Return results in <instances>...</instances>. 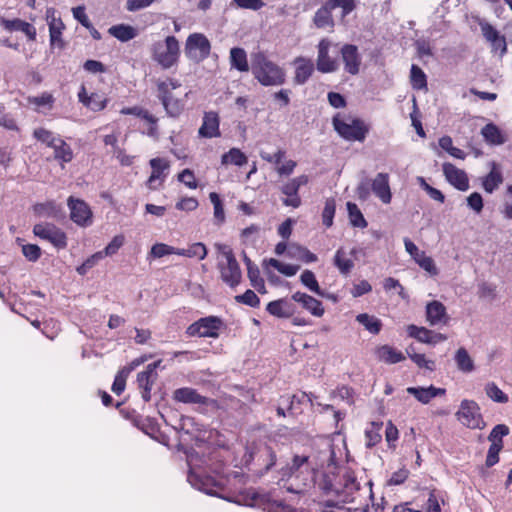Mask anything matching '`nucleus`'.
Listing matches in <instances>:
<instances>
[{
	"instance_id": "obj_43",
	"label": "nucleus",
	"mask_w": 512,
	"mask_h": 512,
	"mask_svg": "<svg viewBox=\"0 0 512 512\" xmlns=\"http://www.w3.org/2000/svg\"><path fill=\"white\" fill-rule=\"evenodd\" d=\"M406 353L418 367L425 368L429 371L434 370V361L427 359L424 354L417 353L412 345L407 347Z\"/></svg>"
},
{
	"instance_id": "obj_60",
	"label": "nucleus",
	"mask_w": 512,
	"mask_h": 512,
	"mask_svg": "<svg viewBox=\"0 0 512 512\" xmlns=\"http://www.w3.org/2000/svg\"><path fill=\"white\" fill-rule=\"evenodd\" d=\"M248 278L251 281V285L260 293H265L264 280L260 277V272L257 267L250 268L247 270Z\"/></svg>"
},
{
	"instance_id": "obj_18",
	"label": "nucleus",
	"mask_w": 512,
	"mask_h": 512,
	"mask_svg": "<svg viewBox=\"0 0 512 512\" xmlns=\"http://www.w3.org/2000/svg\"><path fill=\"white\" fill-rule=\"evenodd\" d=\"M360 249L353 247L350 251H347L344 247H340L333 258V264L343 275H348L354 268V260Z\"/></svg>"
},
{
	"instance_id": "obj_62",
	"label": "nucleus",
	"mask_w": 512,
	"mask_h": 512,
	"mask_svg": "<svg viewBox=\"0 0 512 512\" xmlns=\"http://www.w3.org/2000/svg\"><path fill=\"white\" fill-rule=\"evenodd\" d=\"M418 182L420 184V186L427 192V194L433 199V200H436V201H439L440 203H443L444 200H445V197L443 195V193L430 186L423 177H419L418 178Z\"/></svg>"
},
{
	"instance_id": "obj_25",
	"label": "nucleus",
	"mask_w": 512,
	"mask_h": 512,
	"mask_svg": "<svg viewBox=\"0 0 512 512\" xmlns=\"http://www.w3.org/2000/svg\"><path fill=\"white\" fill-rule=\"evenodd\" d=\"M0 24L5 30H7L9 32L21 31L28 37L29 40L34 41L36 39L35 27L33 25H31L30 23L25 22L21 19L16 18V19L8 20L5 18H1Z\"/></svg>"
},
{
	"instance_id": "obj_7",
	"label": "nucleus",
	"mask_w": 512,
	"mask_h": 512,
	"mask_svg": "<svg viewBox=\"0 0 512 512\" xmlns=\"http://www.w3.org/2000/svg\"><path fill=\"white\" fill-rule=\"evenodd\" d=\"M455 416L462 425L470 429H483L486 426L480 407L474 400H462Z\"/></svg>"
},
{
	"instance_id": "obj_50",
	"label": "nucleus",
	"mask_w": 512,
	"mask_h": 512,
	"mask_svg": "<svg viewBox=\"0 0 512 512\" xmlns=\"http://www.w3.org/2000/svg\"><path fill=\"white\" fill-rule=\"evenodd\" d=\"M301 283L306 286L310 291L319 296H323L324 292L320 288L314 273L310 270H304L300 276Z\"/></svg>"
},
{
	"instance_id": "obj_51",
	"label": "nucleus",
	"mask_w": 512,
	"mask_h": 512,
	"mask_svg": "<svg viewBox=\"0 0 512 512\" xmlns=\"http://www.w3.org/2000/svg\"><path fill=\"white\" fill-rule=\"evenodd\" d=\"M347 210L349 214L350 222L355 227L365 228L367 226V222L365 218L363 217V214L361 213L360 209L355 203L348 202L347 203Z\"/></svg>"
},
{
	"instance_id": "obj_56",
	"label": "nucleus",
	"mask_w": 512,
	"mask_h": 512,
	"mask_svg": "<svg viewBox=\"0 0 512 512\" xmlns=\"http://www.w3.org/2000/svg\"><path fill=\"white\" fill-rule=\"evenodd\" d=\"M260 227L252 224L243 229L240 234L241 241L244 245H255L259 236Z\"/></svg>"
},
{
	"instance_id": "obj_34",
	"label": "nucleus",
	"mask_w": 512,
	"mask_h": 512,
	"mask_svg": "<svg viewBox=\"0 0 512 512\" xmlns=\"http://www.w3.org/2000/svg\"><path fill=\"white\" fill-rule=\"evenodd\" d=\"M377 357L386 363L395 364L405 360V356L400 351L389 345H383L376 350Z\"/></svg>"
},
{
	"instance_id": "obj_20",
	"label": "nucleus",
	"mask_w": 512,
	"mask_h": 512,
	"mask_svg": "<svg viewBox=\"0 0 512 512\" xmlns=\"http://www.w3.org/2000/svg\"><path fill=\"white\" fill-rule=\"evenodd\" d=\"M371 189L384 204H389L392 199V193L389 185V175L387 173H378L371 182Z\"/></svg>"
},
{
	"instance_id": "obj_9",
	"label": "nucleus",
	"mask_w": 512,
	"mask_h": 512,
	"mask_svg": "<svg viewBox=\"0 0 512 512\" xmlns=\"http://www.w3.org/2000/svg\"><path fill=\"white\" fill-rule=\"evenodd\" d=\"M222 325V320L216 316L204 317L191 324L187 328V334L189 336L217 338Z\"/></svg>"
},
{
	"instance_id": "obj_29",
	"label": "nucleus",
	"mask_w": 512,
	"mask_h": 512,
	"mask_svg": "<svg viewBox=\"0 0 512 512\" xmlns=\"http://www.w3.org/2000/svg\"><path fill=\"white\" fill-rule=\"evenodd\" d=\"M79 101L92 111H100L106 106V99L97 94L88 95L84 86H81L78 92Z\"/></svg>"
},
{
	"instance_id": "obj_53",
	"label": "nucleus",
	"mask_w": 512,
	"mask_h": 512,
	"mask_svg": "<svg viewBox=\"0 0 512 512\" xmlns=\"http://www.w3.org/2000/svg\"><path fill=\"white\" fill-rule=\"evenodd\" d=\"M407 332L410 337L415 338L422 343L430 344L432 341V339L430 338L431 330H428L425 327L409 325L407 327Z\"/></svg>"
},
{
	"instance_id": "obj_64",
	"label": "nucleus",
	"mask_w": 512,
	"mask_h": 512,
	"mask_svg": "<svg viewBox=\"0 0 512 512\" xmlns=\"http://www.w3.org/2000/svg\"><path fill=\"white\" fill-rule=\"evenodd\" d=\"M508 433L509 428L506 425L498 424L492 429L488 440L493 444L502 443V437L506 436Z\"/></svg>"
},
{
	"instance_id": "obj_36",
	"label": "nucleus",
	"mask_w": 512,
	"mask_h": 512,
	"mask_svg": "<svg viewBox=\"0 0 512 512\" xmlns=\"http://www.w3.org/2000/svg\"><path fill=\"white\" fill-rule=\"evenodd\" d=\"M247 162V156L238 148H231L221 156V164L223 166L235 165L241 167Z\"/></svg>"
},
{
	"instance_id": "obj_49",
	"label": "nucleus",
	"mask_w": 512,
	"mask_h": 512,
	"mask_svg": "<svg viewBox=\"0 0 512 512\" xmlns=\"http://www.w3.org/2000/svg\"><path fill=\"white\" fill-rule=\"evenodd\" d=\"M134 369V366H126L123 367L115 376L113 385H112V391L116 393L117 395L121 394L126 385V380L131 373V371Z\"/></svg>"
},
{
	"instance_id": "obj_40",
	"label": "nucleus",
	"mask_w": 512,
	"mask_h": 512,
	"mask_svg": "<svg viewBox=\"0 0 512 512\" xmlns=\"http://www.w3.org/2000/svg\"><path fill=\"white\" fill-rule=\"evenodd\" d=\"M288 256L301 260L305 263H312L317 261L316 254L299 245H291L288 249Z\"/></svg>"
},
{
	"instance_id": "obj_22",
	"label": "nucleus",
	"mask_w": 512,
	"mask_h": 512,
	"mask_svg": "<svg viewBox=\"0 0 512 512\" xmlns=\"http://www.w3.org/2000/svg\"><path fill=\"white\" fill-rule=\"evenodd\" d=\"M292 300L299 303L315 317H322L324 315L325 310L322 303L306 293L297 291L292 295Z\"/></svg>"
},
{
	"instance_id": "obj_14",
	"label": "nucleus",
	"mask_w": 512,
	"mask_h": 512,
	"mask_svg": "<svg viewBox=\"0 0 512 512\" xmlns=\"http://www.w3.org/2000/svg\"><path fill=\"white\" fill-rule=\"evenodd\" d=\"M152 172L150 177L147 180V187L150 190H157L160 186H162L163 182L166 179L167 171L170 167V163L165 158H152L149 161Z\"/></svg>"
},
{
	"instance_id": "obj_63",
	"label": "nucleus",
	"mask_w": 512,
	"mask_h": 512,
	"mask_svg": "<svg viewBox=\"0 0 512 512\" xmlns=\"http://www.w3.org/2000/svg\"><path fill=\"white\" fill-rule=\"evenodd\" d=\"M235 300L251 307H257L260 304L259 297L252 290H247L244 294L236 296Z\"/></svg>"
},
{
	"instance_id": "obj_16",
	"label": "nucleus",
	"mask_w": 512,
	"mask_h": 512,
	"mask_svg": "<svg viewBox=\"0 0 512 512\" xmlns=\"http://www.w3.org/2000/svg\"><path fill=\"white\" fill-rule=\"evenodd\" d=\"M344 70L350 75H357L360 72L362 57L357 46L345 44L340 49Z\"/></svg>"
},
{
	"instance_id": "obj_23",
	"label": "nucleus",
	"mask_w": 512,
	"mask_h": 512,
	"mask_svg": "<svg viewBox=\"0 0 512 512\" xmlns=\"http://www.w3.org/2000/svg\"><path fill=\"white\" fill-rule=\"evenodd\" d=\"M293 300L281 298L271 301L267 304L266 310L273 316L278 318H290L296 312Z\"/></svg>"
},
{
	"instance_id": "obj_19",
	"label": "nucleus",
	"mask_w": 512,
	"mask_h": 512,
	"mask_svg": "<svg viewBox=\"0 0 512 512\" xmlns=\"http://www.w3.org/2000/svg\"><path fill=\"white\" fill-rule=\"evenodd\" d=\"M442 170L446 180L460 191H467L469 189V179L466 172L457 168L451 163H444Z\"/></svg>"
},
{
	"instance_id": "obj_44",
	"label": "nucleus",
	"mask_w": 512,
	"mask_h": 512,
	"mask_svg": "<svg viewBox=\"0 0 512 512\" xmlns=\"http://www.w3.org/2000/svg\"><path fill=\"white\" fill-rule=\"evenodd\" d=\"M484 391L486 396L493 402L504 404L509 401L508 395L494 382H488L484 387Z\"/></svg>"
},
{
	"instance_id": "obj_32",
	"label": "nucleus",
	"mask_w": 512,
	"mask_h": 512,
	"mask_svg": "<svg viewBox=\"0 0 512 512\" xmlns=\"http://www.w3.org/2000/svg\"><path fill=\"white\" fill-rule=\"evenodd\" d=\"M28 104L34 106L38 112H44V110H51L53 108L55 98L51 93L43 92L38 96L28 97Z\"/></svg>"
},
{
	"instance_id": "obj_4",
	"label": "nucleus",
	"mask_w": 512,
	"mask_h": 512,
	"mask_svg": "<svg viewBox=\"0 0 512 512\" xmlns=\"http://www.w3.org/2000/svg\"><path fill=\"white\" fill-rule=\"evenodd\" d=\"M333 126L337 133L348 141L365 140L369 126L361 119L349 115L337 114L333 118Z\"/></svg>"
},
{
	"instance_id": "obj_58",
	"label": "nucleus",
	"mask_w": 512,
	"mask_h": 512,
	"mask_svg": "<svg viewBox=\"0 0 512 512\" xmlns=\"http://www.w3.org/2000/svg\"><path fill=\"white\" fill-rule=\"evenodd\" d=\"M335 210H336L335 200L332 198L327 199L325 202L323 212H322L323 224L326 227L332 226L333 218L335 215Z\"/></svg>"
},
{
	"instance_id": "obj_5",
	"label": "nucleus",
	"mask_w": 512,
	"mask_h": 512,
	"mask_svg": "<svg viewBox=\"0 0 512 512\" xmlns=\"http://www.w3.org/2000/svg\"><path fill=\"white\" fill-rule=\"evenodd\" d=\"M152 59L167 70L177 65L180 57L179 42L174 36H167L164 41H157L151 46Z\"/></svg>"
},
{
	"instance_id": "obj_26",
	"label": "nucleus",
	"mask_w": 512,
	"mask_h": 512,
	"mask_svg": "<svg viewBox=\"0 0 512 512\" xmlns=\"http://www.w3.org/2000/svg\"><path fill=\"white\" fill-rule=\"evenodd\" d=\"M407 392L413 395L420 403L428 404L433 398L444 395L446 390L431 385L429 387H408Z\"/></svg>"
},
{
	"instance_id": "obj_61",
	"label": "nucleus",
	"mask_w": 512,
	"mask_h": 512,
	"mask_svg": "<svg viewBox=\"0 0 512 512\" xmlns=\"http://www.w3.org/2000/svg\"><path fill=\"white\" fill-rule=\"evenodd\" d=\"M383 287L386 291H390V290H397V293L398 295L406 300L408 299V295L407 293L405 292L403 286L400 284V282L395 279V278H392V277H388L384 280V283H383Z\"/></svg>"
},
{
	"instance_id": "obj_47",
	"label": "nucleus",
	"mask_w": 512,
	"mask_h": 512,
	"mask_svg": "<svg viewBox=\"0 0 512 512\" xmlns=\"http://www.w3.org/2000/svg\"><path fill=\"white\" fill-rule=\"evenodd\" d=\"M209 199L211 203L213 204L214 212V222L216 225L220 226L225 222V212L223 203L219 197V195L216 192H211L209 194Z\"/></svg>"
},
{
	"instance_id": "obj_52",
	"label": "nucleus",
	"mask_w": 512,
	"mask_h": 512,
	"mask_svg": "<svg viewBox=\"0 0 512 512\" xmlns=\"http://www.w3.org/2000/svg\"><path fill=\"white\" fill-rule=\"evenodd\" d=\"M265 263L288 277L294 276L299 270V266L282 263L281 261L274 258H270L269 260L265 261Z\"/></svg>"
},
{
	"instance_id": "obj_27",
	"label": "nucleus",
	"mask_w": 512,
	"mask_h": 512,
	"mask_svg": "<svg viewBox=\"0 0 512 512\" xmlns=\"http://www.w3.org/2000/svg\"><path fill=\"white\" fill-rule=\"evenodd\" d=\"M295 76L294 81L297 84H304L312 75L314 71L313 62L304 57H297L294 60Z\"/></svg>"
},
{
	"instance_id": "obj_45",
	"label": "nucleus",
	"mask_w": 512,
	"mask_h": 512,
	"mask_svg": "<svg viewBox=\"0 0 512 512\" xmlns=\"http://www.w3.org/2000/svg\"><path fill=\"white\" fill-rule=\"evenodd\" d=\"M178 255L203 260L207 256V248L203 243L196 242L187 249H179Z\"/></svg>"
},
{
	"instance_id": "obj_54",
	"label": "nucleus",
	"mask_w": 512,
	"mask_h": 512,
	"mask_svg": "<svg viewBox=\"0 0 512 512\" xmlns=\"http://www.w3.org/2000/svg\"><path fill=\"white\" fill-rule=\"evenodd\" d=\"M179 249L165 243H156L151 247L149 255L153 258H161L167 255H178Z\"/></svg>"
},
{
	"instance_id": "obj_39",
	"label": "nucleus",
	"mask_w": 512,
	"mask_h": 512,
	"mask_svg": "<svg viewBox=\"0 0 512 512\" xmlns=\"http://www.w3.org/2000/svg\"><path fill=\"white\" fill-rule=\"evenodd\" d=\"M331 10L332 7H329L328 2L317 10L314 16V23L318 28L333 27L334 22Z\"/></svg>"
},
{
	"instance_id": "obj_41",
	"label": "nucleus",
	"mask_w": 512,
	"mask_h": 512,
	"mask_svg": "<svg viewBox=\"0 0 512 512\" xmlns=\"http://www.w3.org/2000/svg\"><path fill=\"white\" fill-rule=\"evenodd\" d=\"M188 481L190 484L196 489L205 492L209 495H215V490L213 488L212 482L210 479H203L200 475L191 472L188 475Z\"/></svg>"
},
{
	"instance_id": "obj_21",
	"label": "nucleus",
	"mask_w": 512,
	"mask_h": 512,
	"mask_svg": "<svg viewBox=\"0 0 512 512\" xmlns=\"http://www.w3.org/2000/svg\"><path fill=\"white\" fill-rule=\"evenodd\" d=\"M174 400L186 404H214L215 401L200 395L195 389L183 387L176 389L173 393Z\"/></svg>"
},
{
	"instance_id": "obj_11",
	"label": "nucleus",
	"mask_w": 512,
	"mask_h": 512,
	"mask_svg": "<svg viewBox=\"0 0 512 512\" xmlns=\"http://www.w3.org/2000/svg\"><path fill=\"white\" fill-rule=\"evenodd\" d=\"M35 236L46 240L57 248H64L67 245L65 233L50 223H39L33 227Z\"/></svg>"
},
{
	"instance_id": "obj_1",
	"label": "nucleus",
	"mask_w": 512,
	"mask_h": 512,
	"mask_svg": "<svg viewBox=\"0 0 512 512\" xmlns=\"http://www.w3.org/2000/svg\"><path fill=\"white\" fill-rule=\"evenodd\" d=\"M321 467L326 465V471L317 480L314 479V467L308 456L296 455L290 465L281 469V480L286 479L288 484L284 487L294 493H303L315 482L320 490L327 496L334 497L328 500V505L322 512H334L331 507L338 504L354 502L360 496L362 488L353 472L347 469H337L334 462V450L328 445L320 453Z\"/></svg>"
},
{
	"instance_id": "obj_46",
	"label": "nucleus",
	"mask_w": 512,
	"mask_h": 512,
	"mask_svg": "<svg viewBox=\"0 0 512 512\" xmlns=\"http://www.w3.org/2000/svg\"><path fill=\"white\" fill-rule=\"evenodd\" d=\"M33 136L39 142L47 145L48 147L55 146L56 142H59V136L54 132L45 128L39 127L33 131Z\"/></svg>"
},
{
	"instance_id": "obj_35",
	"label": "nucleus",
	"mask_w": 512,
	"mask_h": 512,
	"mask_svg": "<svg viewBox=\"0 0 512 512\" xmlns=\"http://www.w3.org/2000/svg\"><path fill=\"white\" fill-rule=\"evenodd\" d=\"M481 134L485 141L492 145H501L506 141L502 131L492 123L485 125L481 130Z\"/></svg>"
},
{
	"instance_id": "obj_17",
	"label": "nucleus",
	"mask_w": 512,
	"mask_h": 512,
	"mask_svg": "<svg viewBox=\"0 0 512 512\" xmlns=\"http://www.w3.org/2000/svg\"><path fill=\"white\" fill-rule=\"evenodd\" d=\"M161 364V360L149 364L146 370L138 373L137 382L140 389H142V398L149 401L151 398V388L157 379L156 369Z\"/></svg>"
},
{
	"instance_id": "obj_8",
	"label": "nucleus",
	"mask_w": 512,
	"mask_h": 512,
	"mask_svg": "<svg viewBox=\"0 0 512 512\" xmlns=\"http://www.w3.org/2000/svg\"><path fill=\"white\" fill-rule=\"evenodd\" d=\"M210 50V41L204 34L193 33L188 36L185 44V54L191 60L200 62L206 59Z\"/></svg>"
},
{
	"instance_id": "obj_10",
	"label": "nucleus",
	"mask_w": 512,
	"mask_h": 512,
	"mask_svg": "<svg viewBox=\"0 0 512 512\" xmlns=\"http://www.w3.org/2000/svg\"><path fill=\"white\" fill-rule=\"evenodd\" d=\"M45 20L49 27L50 45L53 48L63 49L65 42L62 38L65 25L55 8H47Z\"/></svg>"
},
{
	"instance_id": "obj_37",
	"label": "nucleus",
	"mask_w": 512,
	"mask_h": 512,
	"mask_svg": "<svg viewBox=\"0 0 512 512\" xmlns=\"http://www.w3.org/2000/svg\"><path fill=\"white\" fill-rule=\"evenodd\" d=\"M454 360L457 368L464 373H471L475 369L473 359L463 347L456 351Z\"/></svg>"
},
{
	"instance_id": "obj_15",
	"label": "nucleus",
	"mask_w": 512,
	"mask_h": 512,
	"mask_svg": "<svg viewBox=\"0 0 512 512\" xmlns=\"http://www.w3.org/2000/svg\"><path fill=\"white\" fill-rule=\"evenodd\" d=\"M307 183L308 177L306 175H300L282 185L281 192L287 196V198L283 200V204L293 208L299 207L301 204V199L298 196V190L301 186H304Z\"/></svg>"
},
{
	"instance_id": "obj_24",
	"label": "nucleus",
	"mask_w": 512,
	"mask_h": 512,
	"mask_svg": "<svg viewBox=\"0 0 512 512\" xmlns=\"http://www.w3.org/2000/svg\"><path fill=\"white\" fill-rule=\"evenodd\" d=\"M219 124L220 121L217 113L213 111L206 112L203 117L202 125L198 131L199 136L203 138L220 137L221 133Z\"/></svg>"
},
{
	"instance_id": "obj_28",
	"label": "nucleus",
	"mask_w": 512,
	"mask_h": 512,
	"mask_svg": "<svg viewBox=\"0 0 512 512\" xmlns=\"http://www.w3.org/2000/svg\"><path fill=\"white\" fill-rule=\"evenodd\" d=\"M427 321L430 325H437L440 323L446 324L448 317L446 315L445 306L439 301L430 302L426 307Z\"/></svg>"
},
{
	"instance_id": "obj_12",
	"label": "nucleus",
	"mask_w": 512,
	"mask_h": 512,
	"mask_svg": "<svg viewBox=\"0 0 512 512\" xmlns=\"http://www.w3.org/2000/svg\"><path fill=\"white\" fill-rule=\"evenodd\" d=\"M68 207L70 209V218L74 223L82 227H87L92 224V211L83 200L70 197L68 199Z\"/></svg>"
},
{
	"instance_id": "obj_30",
	"label": "nucleus",
	"mask_w": 512,
	"mask_h": 512,
	"mask_svg": "<svg viewBox=\"0 0 512 512\" xmlns=\"http://www.w3.org/2000/svg\"><path fill=\"white\" fill-rule=\"evenodd\" d=\"M503 182V175L496 163L491 164V171L482 180L483 189L487 193H493Z\"/></svg>"
},
{
	"instance_id": "obj_48",
	"label": "nucleus",
	"mask_w": 512,
	"mask_h": 512,
	"mask_svg": "<svg viewBox=\"0 0 512 512\" xmlns=\"http://www.w3.org/2000/svg\"><path fill=\"white\" fill-rule=\"evenodd\" d=\"M54 150V157L63 162H70L73 158V152L70 146L61 138H59V142L55 143V146H52Z\"/></svg>"
},
{
	"instance_id": "obj_55",
	"label": "nucleus",
	"mask_w": 512,
	"mask_h": 512,
	"mask_svg": "<svg viewBox=\"0 0 512 512\" xmlns=\"http://www.w3.org/2000/svg\"><path fill=\"white\" fill-rule=\"evenodd\" d=\"M120 113L123 115H135L137 117H141L150 124H155L157 122L156 117H154L147 110H145L139 106L123 108V109H121Z\"/></svg>"
},
{
	"instance_id": "obj_42",
	"label": "nucleus",
	"mask_w": 512,
	"mask_h": 512,
	"mask_svg": "<svg viewBox=\"0 0 512 512\" xmlns=\"http://www.w3.org/2000/svg\"><path fill=\"white\" fill-rule=\"evenodd\" d=\"M356 320L365 327L367 331L372 334H378L381 330L382 323L375 316L369 315L367 313H362L357 315Z\"/></svg>"
},
{
	"instance_id": "obj_3",
	"label": "nucleus",
	"mask_w": 512,
	"mask_h": 512,
	"mask_svg": "<svg viewBox=\"0 0 512 512\" xmlns=\"http://www.w3.org/2000/svg\"><path fill=\"white\" fill-rule=\"evenodd\" d=\"M214 247L221 256L218 262L221 279L231 287L237 286L241 281L242 274L232 248L223 243H215Z\"/></svg>"
},
{
	"instance_id": "obj_6",
	"label": "nucleus",
	"mask_w": 512,
	"mask_h": 512,
	"mask_svg": "<svg viewBox=\"0 0 512 512\" xmlns=\"http://www.w3.org/2000/svg\"><path fill=\"white\" fill-rule=\"evenodd\" d=\"M181 86V83L172 78L157 82L158 98L166 113L171 117L179 116L184 110V102L173 95V91Z\"/></svg>"
},
{
	"instance_id": "obj_31",
	"label": "nucleus",
	"mask_w": 512,
	"mask_h": 512,
	"mask_svg": "<svg viewBox=\"0 0 512 512\" xmlns=\"http://www.w3.org/2000/svg\"><path fill=\"white\" fill-rule=\"evenodd\" d=\"M230 66L240 72H248L249 64L246 51L240 47H234L230 50Z\"/></svg>"
},
{
	"instance_id": "obj_2",
	"label": "nucleus",
	"mask_w": 512,
	"mask_h": 512,
	"mask_svg": "<svg viewBox=\"0 0 512 512\" xmlns=\"http://www.w3.org/2000/svg\"><path fill=\"white\" fill-rule=\"evenodd\" d=\"M251 70L254 78L263 86H280L285 83V71L263 52L252 55Z\"/></svg>"
},
{
	"instance_id": "obj_33",
	"label": "nucleus",
	"mask_w": 512,
	"mask_h": 512,
	"mask_svg": "<svg viewBox=\"0 0 512 512\" xmlns=\"http://www.w3.org/2000/svg\"><path fill=\"white\" fill-rule=\"evenodd\" d=\"M108 33L121 42H127L131 39H134L138 34L134 27L126 24L111 26L108 29Z\"/></svg>"
},
{
	"instance_id": "obj_59",
	"label": "nucleus",
	"mask_w": 512,
	"mask_h": 512,
	"mask_svg": "<svg viewBox=\"0 0 512 512\" xmlns=\"http://www.w3.org/2000/svg\"><path fill=\"white\" fill-rule=\"evenodd\" d=\"M415 262L431 276H436L438 274V269L434 260L430 256L426 255V253H423Z\"/></svg>"
},
{
	"instance_id": "obj_13",
	"label": "nucleus",
	"mask_w": 512,
	"mask_h": 512,
	"mask_svg": "<svg viewBox=\"0 0 512 512\" xmlns=\"http://www.w3.org/2000/svg\"><path fill=\"white\" fill-rule=\"evenodd\" d=\"M332 43L328 39H322L318 44L316 65L321 73H333L338 70V60L329 55Z\"/></svg>"
},
{
	"instance_id": "obj_38",
	"label": "nucleus",
	"mask_w": 512,
	"mask_h": 512,
	"mask_svg": "<svg viewBox=\"0 0 512 512\" xmlns=\"http://www.w3.org/2000/svg\"><path fill=\"white\" fill-rule=\"evenodd\" d=\"M34 211L37 216L44 218H57L61 215V207L53 201L35 205Z\"/></svg>"
},
{
	"instance_id": "obj_57",
	"label": "nucleus",
	"mask_w": 512,
	"mask_h": 512,
	"mask_svg": "<svg viewBox=\"0 0 512 512\" xmlns=\"http://www.w3.org/2000/svg\"><path fill=\"white\" fill-rule=\"evenodd\" d=\"M410 79L415 89H424L427 86L426 75L417 65H412Z\"/></svg>"
}]
</instances>
